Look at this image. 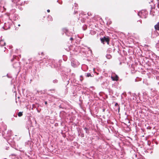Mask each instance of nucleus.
Masks as SVG:
<instances>
[{"mask_svg":"<svg viewBox=\"0 0 159 159\" xmlns=\"http://www.w3.org/2000/svg\"><path fill=\"white\" fill-rule=\"evenodd\" d=\"M101 43L104 44V42H106L107 43V44H109L110 39L109 37H104L103 38L100 39Z\"/></svg>","mask_w":159,"mask_h":159,"instance_id":"1","label":"nucleus"},{"mask_svg":"<svg viewBox=\"0 0 159 159\" xmlns=\"http://www.w3.org/2000/svg\"><path fill=\"white\" fill-rule=\"evenodd\" d=\"M111 78L112 80L113 81H118L119 80V77L117 75L114 76H111Z\"/></svg>","mask_w":159,"mask_h":159,"instance_id":"2","label":"nucleus"},{"mask_svg":"<svg viewBox=\"0 0 159 159\" xmlns=\"http://www.w3.org/2000/svg\"><path fill=\"white\" fill-rule=\"evenodd\" d=\"M142 24V21L138 20L135 23V25L136 26H140Z\"/></svg>","mask_w":159,"mask_h":159,"instance_id":"3","label":"nucleus"},{"mask_svg":"<svg viewBox=\"0 0 159 159\" xmlns=\"http://www.w3.org/2000/svg\"><path fill=\"white\" fill-rule=\"evenodd\" d=\"M154 27L156 30H159V22L155 25Z\"/></svg>","mask_w":159,"mask_h":159,"instance_id":"4","label":"nucleus"},{"mask_svg":"<svg viewBox=\"0 0 159 159\" xmlns=\"http://www.w3.org/2000/svg\"><path fill=\"white\" fill-rule=\"evenodd\" d=\"M48 21H52V18L51 16H49L48 17Z\"/></svg>","mask_w":159,"mask_h":159,"instance_id":"5","label":"nucleus"},{"mask_svg":"<svg viewBox=\"0 0 159 159\" xmlns=\"http://www.w3.org/2000/svg\"><path fill=\"white\" fill-rule=\"evenodd\" d=\"M106 57L108 59H110L112 57L111 55L110 54H107Z\"/></svg>","mask_w":159,"mask_h":159,"instance_id":"6","label":"nucleus"},{"mask_svg":"<svg viewBox=\"0 0 159 159\" xmlns=\"http://www.w3.org/2000/svg\"><path fill=\"white\" fill-rule=\"evenodd\" d=\"M23 112H18V116H19V117H21V116H22L23 115Z\"/></svg>","mask_w":159,"mask_h":159,"instance_id":"7","label":"nucleus"},{"mask_svg":"<svg viewBox=\"0 0 159 159\" xmlns=\"http://www.w3.org/2000/svg\"><path fill=\"white\" fill-rule=\"evenodd\" d=\"M115 106L116 107L118 108V111H119V110H120V107H119V106L118 104L117 103H116L115 104Z\"/></svg>","mask_w":159,"mask_h":159,"instance_id":"8","label":"nucleus"},{"mask_svg":"<svg viewBox=\"0 0 159 159\" xmlns=\"http://www.w3.org/2000/svg\"><path fill=\"white\" fill-rule=\"evenodd\" d=\"M86 76L87 77H92V76L91 74H90L89 73H88L87 74Z\"/></svg>","mask_w":159,"mask_h":159,"instance_id":"9","label":"nucleus"},{"mask_svg":"<svg viewBox=\"0 0 159 159\" xmlns=\"http://www.w3.org/2000/svg\"><path fill=\"white\" fill-rule=\"evenodd\" d=\"M98 17V16H94L93 18V19L95 20H97V18Z\"/></svg>","mask_w":159,"mask_h":159,"instance_id":"10","label":"nucleus"},{"mask_svg":"<svg viewBox=\"0 0 159 159\" xmlns=\"http://www.w3.org/2000/svg\"><path fill=\"white\" fill-rule=\"evenodd\" d=\"M78 6V4L77 3H75V7H77Z\"/></svg>","mask_w":159,"mask_h":159,"instance_id":"11","label":"nucleus"},{"mask_svg":"<svg viewBox=\"0 0 159 159\" xmlns=\"http://www.w3.org/2000/svg\"><path fill=\"white\" fill-rule=\"evenodd\" d=\"M70 40L72 41L73 40V38L71 37V38H70Z\"/></svg>","mask_w":159,"mask_h":159,"instance_id":"12","label":"nucleus"},{"mask_svg":"<svg viewBox=\"0 0 159 159\" xmlns=\"http://www.w3.org/2000/svg\"><path fill=\"white\" fill-rule=\"evenodd\" d=\"M88 15L89 16H91V13H88Z\"/></svg>","mask_w":159,"mask_h":159,"instance_id":"13","label":"nucleus"},{"mask_svg":"<svg viewBox=\"0 0 159 159\" xmlns=\"http://www.w3.org/2000/svg\"><path fill=\"white\" fill-rule=\"evenodd\" d=\"M47 11L48 12H50V10L49 9H48L47 10Z\"/></svg>","mask_w":159,"mask_h":159,"instance_id":"14","label":"nucleus"},{"mask_svg":"<svg viewBox=\"0 0 159 159\" xmlns=\"http://www.w3.org/2000/svg\"><path fill=\"white\" fill-rule=\"evenodd\" d=\"M84 129L86 131L88 129L86 128H85Z\"/></svg>","mask_w":159,"mask_h":159,"instance_id":"15","label":"nucleus"},{"mask_svg":"<svg viewBox=\"0 0 159 159\" xmlns=\"http://www.w3.org/2000/svg\"><path fill=\"white\" fill-rule=\"evenodd\" d=\"M45 104H46V105L47 104V101H45Z\"/></svg>","mask_w":159,"mask_h":159,"instance_id":"16","label":"nucleus"},{"mask_svg":"<svg viewBox=\"0 0 159 159\" xmlns=\"http://www.w3.org/2000/svg\"><path fill=\"white\" fill-rule=\"evenodd\" d=\"M41 54H42V55H44V54L43 53V52H42V53H41Z\"/></svg>","mask_w":159,"mask_h":159,"instance_id":"17","label":"nucleus"},{"mask_svg":"<svg viewBox=\"0 0 159 159\" xmlns=\"http://www.w3.org/2000/svg\"><path fill=\"white\" fill-rule=\"evenodd\" d=\"M20 24H19V25H18V26H20Z\"/></svg>","mask_w":159,"mask_h":159,"instance_id":"18","label":"nucleus"},{"mask_svg":"<svg viewBox=\"0 0 159 159\" xmlns=\"http://www.w3.org/2000/svg\"><path fill=\"white\" fill-rule=\"evenodd\" d=\"M1 135V132H0V136Z\"/></svg>","mask_w":159,"mask_h":159,"instance_id":"19","label":"nucleus"},{"mask_svg":"<svg viewBox=\"0 0 159 159\" xmlns=\"http://www.w3.org/2000/svg\"><path fill=\"white\" fill-rule=\"evenodd\" d=\"M20 0H18V1H19Z\"/></svg>","mask_w":159,"mask_h":159,"instance_id":"20","label":"nucleus"}]
</instances>
